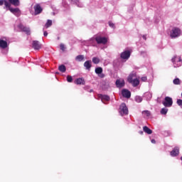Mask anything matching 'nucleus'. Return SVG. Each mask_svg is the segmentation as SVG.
I'll return each instance as SVG.
<instances>
[{"instance_id":"1","label":"nucleus","mask_w":182,"mask_h":182,"mask_svg":"<svg viewBox=\"0 0 182 182\" xmlns=\"http://www.w3.org/2000/svg\"><path fill=\"white\" fill-rule=\"evenodd\" d=\"M136 73H132L129 75L127 79L129 83H132V86H134V87L140 85V81L139 80V79L136 78Z\"/></svg>"},{"instance_id":"26","label":"nucleus","mask_w":182,"mask_h":182,"mask_svg":"<svg viewBox=\"0 0 182 182\" xmlns=\"http://www.w3.org/2000/svg\"><path fill=\"white\" fill-rule=\"evenodd\" d=\"M50 26H52V20H48L45 24V27L48 29V28H50Z\"/></svg>"},{"instance_id":"15","label":"nucleus","mask_w":182,"mask_h":182,"mask_svg":"<svg viewBox=\"0 0 182 182\" xmlns=\"http://www.w3.org/2000/svg\"><path fill=\"white\" fill-rule=\"evenodd\" d=\"M9 4L14 5V6H19L21 5L19 0H9Z\"/></svg>"},{"instance_id":"18","label":"nucleus","mask_w":182,"mask_h":182,"mask_svg":"<svg viewBox=\"0 0 182 182\" xmlns=\"http://www.w3.org/2000/svg\"><path fill=\"white\" fill-rule=\"evenodd\" d=\"M75 85H85V79L83 78H77L75 80Z\"/></svg>"},{"instance_id":"12","label":"nucleus","mask_w":182,"mask_h":182,"mask_svg":"<svg viewBox=\"0 0 182 182\" xmlns=\"http://www.w3.org/2000/svg\"><path fill=\"white\" fill-rule=\"evenodd\" d=\"M32 45H33V49H35V50H39V49H41V48H42V45L38 41H33Z\"/></svg>"},{"instance_id":"31","label":"nucleus","mask_w":182,"mask_h":182,"mask_svg":"<svg viewBox=\"0 0 182 182\" xmlns=\"http://www.w3.org/2000/svg\"><path fill=\"white\" fill-rule=\"evenodd\" d=\"M176 103H177V105H179L180 107H181V109H182V100H180V99L177 100Z\"/></svg>"},{"instance_id":"4","label":"nucleus","mask_w":182,"mask_h":182,"mask_svg":"<svg viewBox=\"0 0 182 182\" xmlns=\"http://www.w3.org/2000/svg\"><path fill=\"white\" fill-rule=\"evenodd\" d=\"M164 100L163 105L165 107H171L173 106V99L171 97H166Z\"/></svg>"},{"instance_id":"9","label":"nucleus","mask_w":182,"mask_h":182,"mask_svg":"<svg viewBox=\"0 0 182 182\" xmlns=\"http://www.w3.org/2000/svg\"><path fill=\"white\" fill-rule=\"evenodd\" d=\"M95 73L98 75L101 79H103L105 77V74H103V68L102 67H97L95 68Z\"/></svg>"},{"instance_id":"8","label":"nucleus","mask_w":182,"mask_h":182,"mask_svg":"<svg viewBox=\"0 0 182 182\" xmlns=\"http://www.w3.org/2000/svg\"><path fill=\"white\" fill-rule=\"evenodd\" d=\"M131 55H132V52H130V50H127L121 53L120 58L122 59H129Z\"/></svg>"},{"instance_id":"22","label":"nucleus","mask_w":182,"mask_h":182,"mask_svg":"<svg viewBox=\"0 0 182 182\" xmlns=\"http://www.w3.org/2000/svg\"><path fill=\"white\" fill-rule=\"evenodd\" d=\"M101 100H105L106 102H109L110 100V97L108 95H100Z\"/></svg>"},{"instance_id":"14","label":"nucleus","mask_w":182,"mask_h":182,"mask_svg":"<svg viewBox=\"0 0 182 182\" xmlns=\"http://www.w3.org/2000/svg\"><path fill=\"white\" fill-rule=\"evenodd\" d=\"M84 66L87 70H90L92 68V60H87L84 63Z\"/></svg>"},{"instance_id":"40","label":"nucleus","mask_w":182,"mask_h":182,"mask_svg":"<svg viewBox=\"0 0 182 182\" xmlns=\"http://www.w3.org/2000/svg\"><path fill=\"white\" fill-rule=\"evenodd\" d=\"M178 62H181V57L178 58Z\"/></svg>"},{"instance_id":"39","label":"nucleus","mask_w":182,"mask_h":182,"mask_svg":"<svg viewBox=\"0 0 182 182\" xmlns=\"http://www.w3.org/2000/svg\"><path fill=\"white\" fill-rule=\"evenodd\" d=\"M122 92H129V90H126V89H123V90H122Z\"/></svg>"},{"instance_id":"25","label":"nucleus","mask_w":182,"mask_h":182,"mask_svg":"<svg viewBox=\"0 0 182 182\" xmlns=\"http://www.w3.org/2000/svg\"><path fill=\"white\" fill-rule=\"evenodd\" d=\"M142 114L144 117H150V111L149 110H145L142 112Z\"/></svg>"},{"instance_id":"5","label":"nucleus","mask_w":182,"mask_h":182,"mask_svg":"<svg viewBox=\"0 0 182 182\" xmlns=\"http://www.w3.org/2000/svg\"><path fill=\"white\" fill-rule=\"evenodd\" d=\"M6 8H8L9 11H10V12H11V14H14V15H15L17 17L21 16V10L18 8L14 9L11 7V4L9 7H6Z\"/></svg>"},{"instance_id":"30","label":"nucleus","mask_w":182,"mask_h":182,"mask_svg":"<svg viewBox=\"0 0 182 182\" xmlns=\"http://www.w3.org/2000/svg\"><path fill=\"white\" fill-rule=\"evenodd\" d=\"M67 82H68V83H72L73 82V77H72L71 75H68Z\"/></svg>"},{"instance_id":"38","label":"nucleus","mask_w":182,"mask_h":182,"mask_svg":"<svg viewBox=\"0 0 182 182\" xmlns=\"http://www.w3.org/2000/svg\"><path fill=\"white\" fill-rule=\"evenodd\" d=\"M142 38H143V39H144V41H146L147 39V38H146V36H144V35L142 36Z\"/></svg>"},{"instance_id":"13","label":"nucleus","mask_w":182,"mask_h":182,"mask_svg":"<svg viewBox=\"0 0 182 182\" xmlns=\"http://www.w3.org/2000/svg\"><path fill=\"white\" fill-rule=\"evenodd\" d=\"M180 154V149L178 148H174L171 151V156L172 157H176Z\"/></svg>"},{"instance_id":"28","label":"nucleus","mask_w":182,"mask_h":182,"mask_svg":"<svg viewBox=\"0 0 182 182\" xmlns=\"http://www.w3.org/2000/svg\"><path fill=\"white\" fill-rule=\"evenodd\" d=\"M76 60H78V62H82L85 59V56L82 55H79L75 58Z\"/></svg>"},{"instance_id":"3","label":"nucleus","mask_w":182,"mask_h":182,"mask_svg":"<svg viewBox=\"0 0 182 182\" xmlns=\"http://www.w3.org/2000/svg\"><path fill=\"white\" fill-rule=\"evenodd\" d=\"M119 114L124 116V114H129V109L126 106L125 103H122L119 107Z\"/></svg>"},{"instance_id":"11","label":"nucleus","mask_w":182,"mask_h":182,"mask_svg":"<svg viewBox=\"0 0 182 182\" xmlns=\"http://www.w3.org/2000/svg\"><path fill=\"white\" fill-rule=\"evenodd\" d=\"M115 85L117 87H119V89L122 87H124V85H125L124 80L123 79L117 80Z\"/></svg>"},{"instance_id":"16","label":"nucleus","mask_w":182,"mask_h":182,"mask_svg":"<svg viewBox=\"0 0 182 182\" xmlns=\"http://www.w3.org/2000/svg\"><path fill=\"white\" fill-rule=\"evenodd\" d=\"M0 48H1V49H6V48H8V42L0 40Z\"/></svg>"},{"instance_id":"17","label":"nucleus","mask_w":182,"mask_h":182,"mask_svg":"<svg viewBox=\"0 0 182 182\" xmlns=\"http://www.w3.org/2000/svg\"><path fill=\"white\" fill-rule=\"evenodd\" d=\"M121 95L122 97H126L127 99H130L132 97V92H122Z\"/></svg>"},{"instance_id":"35","label":"nucleus","mask_w":182,"mask_h":182,"mask_svg":"<svg viewBox=\"0 0 182 182\" xmlns=\"http://www.w3.org/2000/svg\"><path fill=\"white\" fill-rule=\"evenodd\" d=\"M151 141L153 144H156V139H151Z\"/></svg>"},{"instance_id":"20","label":"nucleus","mask_w":182,"mask_h":182,"mask_svg":"<svg viewBox=\"0 0 182 182\" xmlns=\"http://www.w3.org/2000/svg\"><path fill=\"white\" fill-rule=\"evenodd\" d=\"M143 130L147 134H151V133H153V131L151 129H150V128H149V127H147V126H144L143 127Z\"/></svg>"},{"instance_id":"10","label":"nucleus","mask_w":182,"mask_h":182,"mask_svg":"<svg viewBox=\"0 0 182 182\" xmlns=\"http://www.w3.org/2000/svg\"><path fill=\"white\" fill-rule=\"evenodd\" d=\"M34 11L35 15H39V14H42V11H43V9L40 4H36V6H34Z\"/></svg>"},{"instance_id":"36","label":"nucleus","mask_w":182,"mask_h":182,"mask_svg":"<svg viewBox=\"0 0 182 182\" xmlns=\"http://www.w3.org/2000/svg\"><path fill=\"white\" fill-rule=\"evenodd\" d=\"M43 36H48V31H44Z\"/></svg>"},{"instance_id":"6","label":"nucleus","mask_w":182,"mask_h":182,"mask_svg":"<svg viewBox=\"0 0 182 182\" xmlns=\"http://www.w3.org/2000/svg\"><path fill=\"white\" fill-rule=\"evenodd\" d=\"M95 41L98 45H106V43H107V38H106V37L97 36Z\"/></svg>"},{"instance_id":"24","label":"nucleus","mask_w":182,"mask_h":182,"mask_svg":"<svg viewBox=\"0 0 182 182\" xmlns=\"http://www.w3.org/2000/svg\"><path fill=\"white\" fill-rule=\"evenodd\" d=\"M92 63H95V65H97V64L100 63V59L97 57H93Z\"/></svg>"},{"instance_id":"41","label":"nucleus","mask_w":182,"mask_h":182,"mask_svg":"<svg viewBox=\"0 0 182 182\" xmlns=\"http://www.w3.org/2000/svg\"><path fill=\"white\" fill-rule=\"evenodd\" d=\"M140 134H143V131L139 132Z\"/></svg>"},{"instance_id":"32","label":"nucleus","mask_w":182,"mask_h":182,"mask_svg":"<svg viewBox=\"0 0 182 182\" xmlns=\"http://www.w3.org/2000/svg\"><path fill=\"white\" fill-rule=\"evenodd\" d=\"M60 48L61 50H63V52H64V50H65V45L61 43L60 45Z\"/></svg>"},{"instance_id":"7","label":"nucleus","mask_w":182,"mask_h":182,"mask_svg":"<svg viewBox=\"0 0 182 182\" xmlns=\"http://www.w3.org/2000/svg\"><path fill=\"white\" fill-rule=\"evenodd\" d=\"M18 28H19L22 32H25L26 35H31V29L28 27H26L23 24H19Z\"/></svg>"},{"instance_id":"34","label":"nucleus","mask_w":182,"mask_h":182,"mask_svg":"<svg viewBox=\"0 0 182 182\" xmlns=\"http://www.w3.org/2000/svg\"><path fill=\"white\" fill-rule=\"evenodd\" d=\"M141 80H142V82H146L147 81V77H142Z\"/></svg>"},{"instance_id":"29","label":"nucleus","mask_w":182,"mask_h":182,"mask_svg":"<svg viewBox=\"0 0 182 182\" xmlns=\"http://www.w3.org/2000/svg\"><path fill=\"white\" fill-rule=\"evenodd\" d=\"M167 112H168L167 108H162L161 109V114H167Z\"/></svg>"},{"instance_id":"2","label":"nucleus","mask_w":182,"mask_h":182,"mask_svg":"<svg viewBox=\"0 0 182 182\" xmlns=\"http://www.w3.org/2000/svg\"><path fill=\"white\" fill-rule=\"evenodd\" d=\"M181 35V30L178 28H173L170 33V36L172 39H175V38H178Z\"/></svg>"},{"instance_id":"19","label":"nucleus","mask_w":182,"mask_h":182,"mask_svg":"<svg viewBox=\"0 0 182 182\" xmlns=\"http://www.w3.org/2000/svg\"><path fill=\"white\" fill-rule=\"evenodd\" d=\"M5 5L6 8L10 6V4L8 1L6 0H0V6H2V5Z\"/></svg>"},{"instance_id":"27","label":"nucleus","mask_w":182,"mask_h":182,"mask_svg":"<svg viewBox=\"0 0 182 182\" xmlns=\"http://www.w3.org/2000/svg\"><path fill=\"white\" fill-rule=\"evenodd\" d=\"M135 102H136L137 103H141V102H143V98L140 96H136Z\"/></svg>"},{"instance_id":"33","label":"nucleus","mask_w":182,"mask_h":182,"mask_svg":"<svg viewBox=\"0 0 182 182\" xmlns=\"http://www.w3.org/2000/svg\"><path fill=\"white\" fill-rule=\"evenodd\" d=\"M109 26L111 27V28H114V23H112V22H109Z\"/></svg>"},{"instance_id":"21","label":"nucleus","mask_w":182,"mask_h":182,"mask_svg":"<svg viewBox=\"0 0 182 182\" xmlns=\"http://www.w3.org/2000/svg\"><path fill=\"white\" fill-rule=\"evenodd\" d=\"M58 70H60V72H62V73H65V72H66V66H65V65H61L58 67Z\"/></svg>"},{"instance_id":"23","label":"nucleus","mask_w":182,"mask_h":182,"mask_svg":"<svg viewBox=\"0 0 182 182\" xmlns=\"http://www.w3.org/2000/svg\"><path fill=\"white\" fill-rule=\"evenodd\" d=\"M173 85H181V80H180L178 77H176L173 80Z\"/></svg>"},{"instance_id":"37","label":"nucleus","mask_w":182,"mask_h":182,"mask_svg":"<svg viewBox=\"0 0 182 182\" xmlns=\"http://www.w3.org/2000/svg\"><path fill=\"white\" fill-rule=\"evenodd\" d=\"M171 61L173 62V63H174V62H176V57H173V58L171 59Z\"/></svg>"}]
</instances>
